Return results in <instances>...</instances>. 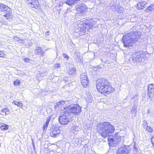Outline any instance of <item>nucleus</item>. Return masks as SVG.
Instances as JSON below:
<instances>
[{
	"mask_svg": "<svg viewBox=\"0 0 154 154\" xmlns=\"http://www.w3.org/2000/svg\"><path fill=\"white\" fill-rule=\"evenodd\" d=\"M141 33L138 31L132 32L124 35L122 39L124 46L126 48L132 47L140 39Z\"/></svg>",
	"mask_w": 154,
	"mask_h": 154,
	"instance_id": "1",
	"label": "nucleus"
},
{
	"mask_svg": "<svg viewBox=\"0 0 154 154\" xmlns=\"http://www.w3.org/2000/svg\"><path fill=\"white\" fill-rule=\"evenodd\" d=\"M97 132L99 135L104 138H106L114 132V126L108 122H100L97 125Z\"/></svg>",
	"mask_w": 154,
	"mask_h": 154,
	"instance_id": "2",
	"label": "nucleus"
},
{
	"mask_svg": "<svg viewBox=\"0 0 154 154\" xmlns=\"http://www.w3.org/2000/svg\"><path fill=\"white\" fill-rule=\"evenodd\" d=\"M77 28L79 31L84 33L88 31L89 29L93 28L96 24V22L92 19H89L86 20L84 22H78Z\"/></svg>",
	"mask_w": 154,
	"mask_h": 154,
	"instance_id": "3",
	"label": "nucleus"
},
{
	"mask_svg": "<svg viewBox=\"0 0 154 154\" xmlns=\"http://www.w3.org/2000/svg\"><path fill=\"white\" fill-rule=\"evenodd\" d=\"M63 108L64 110H66V113H69L70 115L73 113L75 115H78L81 112V107L78 104L68 106L66 107H64Z\"/></svg>",
	"mask_w": 154,
	"mask_h": 154,
	"instance_id": "4",
	"label": "nucleus"
},
{
	"mask_svg": "<svg viewBox=\"0 0 154 154\" xmlns=\"http://www.w3.org/2000/svg\"><path fill=\"white\" fill-rule=\"evenodd\" d=\"M132 60L136 64H138L140 62H144L146 59L145 55L142 51L135 52L132 54Z\"/></svg>",
	"mask_w": 154,
	"mask_h": 154,
	"instance_id": "5",
	"label": "nucleus"
},
{
	"mask_svg": "<svg viewBox=\"0 0 154 154\" xmlns=\"http://www.w3.org/2000/svg\"><path fill=\"white\" fill-rule=\"evenodd\" d=\"M66 110H64V113L61 114L59 117V122L62 125H66L70 121V119L69 116L70 114L69 113H66Z\"/></svg>",
	"mask_w": 154,
	"mask_h": 154,
	"instance_id": "6",
	"label": "nucleus"
},
{
	"mask_svg": "<svg viewBox=\"0 0 154 154\" xmlns=\"http://www.w3.org/2000/svg\"><path fill=\"white\" fill-rule=\"evenodd\" d=\"M109 82L103 78H100L97 81V88L98 91H100L102 87H104L106 85L109 84Z\"/></svg>",
	"mask_w": 154,
	"mask_h": 154,
	"instance_id": "7",
	"label": "nucleus"
},
{
	"mask_svg": "<svg viewBox=\"0 0 154 154\" xmlns=\"http://www.w3.org/2000/svg\"><path fill=\"white\" fill-rule=\"evenodd\" d=\"M10 9L7 6L3 4H0V11H3L5 13V14L4 15V16L6 17L7 18H10L11 17L10 15Z\"/></svg>",
	"mask_w": 154,
	"mask_h": 154,
	"instance_id": "8",
	"label": "nucleus"
},
{
	"mask_svg": "<svg viewBox=\"0 0 154 154\" xmlns=\"http://www.w3.org/2000/svg\"><path fill=\"white\" fill-rule=\"evenodd\" d=\"M114 88L111 86L109 83L108 85H106L105 87H102V89L99 92L104 94H110L114 91Z\"/></svg>",
	"mask_w": 154,
	"mask_h": 154,
	"instance_id": "9",
	"label": "nucleus"
},
{
	"mask_svg": "<svg viewBox=\"0 0 154 154\" xmlns=\"http://www.w3.org/2000/svg\"><path fill=\"white\" fill-rule=\"evenodd\" d=\"M147 95L151 99V101L153 100H152L154 97V85L153 84H150L148 86Z\"/></svg>",
	"mask_w": 154,
	"mask_h": 154,
	"instance_id": "10",
	"label": "nucleus"
},
{
	"mask_svg": "<svg viewBox=\"0 0 154 154\" xmlns=\"http://www.w3.org/2000/svg\"><path fill=\"white\" fill-rule=\"evenodd\" d=\"M29 6L35 9L39 8V4L38 0H26Z\"/></svg>",
	"mask_w": 154,
	"mask_h": 154,
	"instance_id": "11",
	"label": "nucleus"
},
{
	"mask_svg": "<svg viewBox=\"0 0 154 154\" xmlns=\"http://www.w3.org/2000/svg\"><path fill=\"white\" fill-rule=\"evenodd\" d=\"M76 8H79L78 11L80 12L81 14H84L86 11L87 8L85 5L83 3H79L76 6Z\"/></svg>",
	"mask_w": 154,
	"mask_h": 154,
	"instance_id": "12",
	"label": "nucleus"
},
{
	"mask_svg": "<svg viewBox=\"0 0 154 154\" xmlns=\"http://www.w3.org/2000/svg\"><path fill=\"white\" fill-rule=\"evenodd\" d=\"M129 153V150L124 145L123 146L121 147L119 149L117 154H128Z\"/></svg>",
	"mask_w": 154,
	"mask_h": 154,
	"instance_id": "13",
	"label": "nucleus"
},
{
	"mask_svg": "<svg viewBox=\"0 0 154 154\" xmlns=\"http://www.w3.org/2000/svg\"><path fill=\"white\" fill-rule=\"evenodd\" d=\"M60 131L58 127H55L52 129L50 133L51 136L52 137H56L60 134Z\"/></svg>",
	"mask_w": 154,
	"mask_h": 154,
	"instance_id": "14",
	"label": "nucleus"
},
{
	"mask_svg": "<svg viewBox=\"0 0 154 154\" xmlns=\"http://www.w3.org/2000/svg\"><path fill=\"white\" fill-rule=\"evenodd\" d=\"M146 3L145 1L139 2L136 6V8L138 9H142L145 8Z\"/></svg>",
	"mask_w": 154,
	"mask_h": 154,
	"instance_id": "15",
	"label": "nucleus"
},
{
	"mask_svg": "<svg viewBox=\"0 0 154 154\" xmlns=\"http://www.w3.org/2000/svg\"><path fill=\"white\" fill-rule=\"evenodd\" d=\"M35 53L36 54H40L41 56H43L45 52L40 47H36L35 49Z\"/></svg>",
	"mask_w": 154,
	"mask_h": 154,
	"instance_id": "16",
	"label": "nucleus"
},
{
	"mask_svg": "<svg viewBox=\"0 0 154 154\" xmlns=\"http://www.w3.org/2000/svg\"><path fill=\"white\" fill-rule=\"evenodd\" d=\"M143 127L144 128H146V130L148 132H152L153 131V129L152 128L147 126V122L145 121H144Z\"/></svg>",
	"mask_w": 154,
	"mask_h": 154,
	"instance_id": "17",
	"label": "nucleus"
},
{
	"mask_svg": "<svg viewBox=\"0 0 154 154\" xmlns=\"http://www.w3.org/2000/svg\"><path fill=\"white\" fill-rule=\"evenodd\" d=\"M52 115L49 116L48 118L47 121L46 122L45 124L43 126V131H45L46 129H47L48 127L49 121L51 118Z\"/></svg>",
	"mask_w": 154,
	"mask_h": 154,
	"instance_id": "18",
	"label": "nucleus"
},
{
	"mask_svg": "<svg viewBox=\"0 0 154 154\" xmlns=\"http://www.w3.org/2000/svg\"><path fill=\"white\" fill-rule=\"evenodd\" d=\"M121 137L119 135L118 133L115 134L114 139L117 144H118L121 142Z\"/></svg>",
	"mask_w": 154,
	"mask_h": 154,
	"instance_id": "19",
	"label": "nucleus"
},
{
	"mask_svg": "<svg viewBox=\"0 0 154 154\" xmlns=\"http://www.w3.org/2000/svg\"><path fill=\"white\" fill-rule=\"evenodd\" d=\"M82 85L84 87H87L88 84V79H82L81 80Z\"/></svg>",
	"mask_w": 154,
	"mask_h": 154,
	"instance_id": "20",
	"label": "nucleus"
},
{
	"mask_svg": "<svg viewBox=\"0 0 154 154\" xmlns=\"http://www.w3.org/2000/svg\"><path fill=\"white\" fill-rule=\"evenodd\" d=\"M9 126L4 123L0 124V128L2 130H7L8 129Z\"/></svg>",
	"mask_w": 154,
	"mask_h": 154,
	"instance_id": "21",
	"label": "nucleus"
},
{
	"mask_svg": "<svg viewBox=\"0 0 154 154\" xmlns=\"http://www.w3.org/2000/svg\"><path fill=\"white\" fill-rule=\"evenodd\" d=\"M76 72V69L75 67L69 68L68 70L69 73L71 75H74L75 74Z\"/></svg>",
	"mask_w": 154,
	"mask_h": 154,
	"instance_id": "22",
	"label": "nucleus"
},
{
	"mask_svg": "<svg viewBox=\"0 0 154 154\" xmlns=\"http://www.w3.org/2000/svg\"><path fill=\"white\" fill-rule=\"evenodd\" d=\"M65 104V102L64 100L60 101L56 103V105H55V108H57L59 106H61Z\"/></svg>",
	"mask_w": 154,
	"mask_h": 154,
	"instance_id": "23",
	"label": "nucleus"
},
{
	"mask_svg": "<svg viewBox=\"0 0 154 154\" xmlns=\"http://www.w3.org/2000/svg\"><path fill=\"white\" fill-rule=\"evenodd\" d=\"M13 103L15 105H17L19 107L21 108L22 107L23 104L20 101L17 102L16 101H14L13 102Z\"/></svg>",
	"mask_w": 154,
	"mask_h": 154,
	"instance_id": "24",
	"label": "nucleus"
},
{
	"mask_svg": "<svg viewBox=\"0 0 154 154\" xmlns=\"http://www.w3.org/2000/svg\"><path fill=\"white\" fill-rule=\"evenodd\" d=\"M80 77L81 80L87 79H88L87 76V74L85 73H84L81 74L80 76Z\"/></svg>",
	"mask_w": 154,
	"mask_h": 154,
	"instance_id": "25",
	"label": "nucleus"
},
{
	"mask_svg": "<svg viewBox=\"0 0 154 154\" xmlns=\"http://www.w3.org/2000/svg\"><path fill=\"white\" fill-rule=\"evenodd\" d=\"M82 139V138L76 139L75 140V142L77 145H80L83 141Z\"/></svg>",
	"mask_w": 154,
	"mask_h": 154,
	"instance_id": "26",
	"label": "nucleus"
},
{
	"mask_svg": "<svg viewBox=\"0 0 154 154\" xmlns=\"http://www.w3.org/2000/svg\"><path fill=\"white\" fill-rule=\"evenodd\" d=\"M154 9V4H151L149 6L147 10L149 11H152Z\"/></svg>",
	"mask_w": 154,
	"mask_h": 154,
	"instance_id": "27",
	"label": "nucleus"
},
{
	"mask_svg": "<svg viewBox=\"0 0 154 154\" xmlns=\"http://www.w3.org/2000/svg\"><path fill=\"white\" fill-rule=\"evenodd\" d=\"M20 83V82L19 80L16 79L14 82V84L15 85H19Z\"/></svg>",
	"mask_w": 154,
	"mask_h": 154,
	"instance_id": "28",
	"label": "nucleus"
},
{
	"mask_svg": "<svg viewBox=\"0 0 154 154\" xmlns=\"http://www.w3.org/2000/svg\"><path fill=\"white\" fill-rule=\"evenodd\" d=\"M73 130L75 131H79L80 128L77 126H73L72 128Z\"/></svg>",
	"mask_w": 154,
	"mask_h": 154,
	"instance_id": "29",
	"label": "nucleus"
},
{
	"mask_svg": "<svg viewBox=\"0 0 154 154\" xmlns=\"http://www.w3.org/2000/svg\"><path fill=\"white\" fill-rule=\"evenodd\" d=\"M62 56L63 57H64V58H66L67 60H68L69 58V57L66 54H62Z\"/></svg>",
	"mask_w": 154,
	"mask_h": 154,
	"instance_id": "30",
	"label": "nucleus"
},
{
	"mask_svg": "<svg viewBox=\"0 0 154 154\" xmlns=\"http://www.w3.org/2000/svg\"><path fill=\"white\" fill-rule=\"evenodd\" d=\"M60 63H57L54 65V67L56 68H59L60 67Z\"/></svg>",
	"mask_w": 154,
	"mask_h": 154,
	"instance_id": "31",
	"label": "nucleus"
},
{
	"mask_svg": "<svg viewBox=\"0 0 154 154\" xmlns=\"http://www.w3.org/2000/svg\"><path fill=\"white\" fill-rule=\"evenodd\" d=\"M151 140L152 144V146L154 147V136L152 137L151 138Z\"/></svg>",
	"mask_w": 154,
	"mask_h": 154,
	"instance_id": "32",
	"label": "nucleus"
},
{
	"mask_svg": "<svg viewBox=\"0 0 154 154\" xmlns=\"http://www.w3.org/2000/svg\"><path fill=\"white\" fill-rule=\"evenodd\" d=\"M24 60L26 63H28L30 61V60L28 58H26L24 59Z\"/></svg>",
	"mask_w": 154,
	"mask_h": 154,
	"instance_id": "33",
	"label": "nucleus"
},
{
	"mask_svg": "<svg viewBox=\"0 0 154 154\" xmlns=\"http://www.w3.org/2000/svg\"><path fill=\"white\" fill-rule=\"evenodd\" d=\"M4 54L2 51H0V57H3Z\"/></svg>",
	"mask_w": 154,
	"mask_h": 154,
	"instance_id": "34",
	"label": "nucleus"
},
{
	"mask_svg": "<svg viewBox=\"0 0 154 154\" xmlns=\"http://www.w3.org/2000/svg\"><path fill=\"white\" fill-rule=\"evenodd\" d=\"M8 110L7 109L5 108V109H3L2 110V112L6 113L7 112H8Z\"/></svg>",
	"mask_w": 154,
	"mask_h": 154,
	"instance_id": "35",
	"label": "nucleus"
},
{
	"mask_svg": "<svg viewBox=\"0 0 154 154\" xmlns=\"http://www.w3.org/2000/svg\"><path fill=\"white\" fill-rule=\"evenodd\" d=\"M49 31L46 32L45 33V35H49Z\"/></svg>",
	"mask_w": 154,
	"mask_h": 154,
	"instance_id": "36",
	"label": "nucleus"
},
{
	"mask_svg": "<svg viewBox=\"0 0 154 154\" xmlns=\"http://www.w3.org/2000/svg\"><path fill=\"white\" fill-rule=\"evenodd\" d=\"M147 113L148 114H149L150 113V111L149 109L147 110Z\"/></svg>",
	"mask_w": 154,
	"mask_h": 154,
	"instance_id": "37",
	"label": "nucleus"
}]
</instances>
